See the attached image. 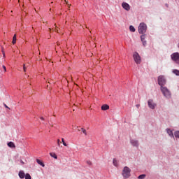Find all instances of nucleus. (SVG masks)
I'll use <instances>...</instances> for the list:
<instances>
[{
    "label": "nucleus",
    "mask_w": 179,
    "mask_h": 179,
    "mask_svg": "<svg viewBox=\"0 0 179 179\" xmlns=\"http://www.w3.org/2000/svg\"><path fill=\"white\" fill-rule=\"evenodd\" d=\"M147 31V25L145 22H141L138 27V33L140 34H144Z\"/></svg>",
    "instance_id": "f257e3e1"
},
{
    "label": "nucleus",
    "mask_w": 179,
    "mask_h": 179,
    "mask_svg": "<svg viewBox=\"0 0 179 179\" xmlns=\"http://www.w3.org/2000/svg\"><path fill=\"white\" fill-rule=\"evenodd\" d=\"M161 91L163 93L164 96L167 99H170L171 97V92L166 87H162Z\"/></svg>",
    "instance_id": "f03ea898"
},
{
    "label": "nucleus",
    "mask_w": 179,
    "mask_h": 179,
    "mask_svg": "<svg viewBox=\"0 0 179 179\" xmlns=\"http://www.w3.org/2000/svg\"><path fill=\"white\" fill-rule=\"evenodd\" d=\"M130 172H131L130 169L127 166H125L123 169V171H122V176L124 178H127L131 176Z\"/></svg>",
    "instance_id": "7ed1b4c3"
},
{
    "label": "nucleus",
    "mask_w": 179,
    "mask_h": 179,
    "mask_svg": "<svg viewBox=\"0 0 179 179\" xmlns=\"http://www.w3.org/2000/svg\"><path fill=\"white\" fill-rule=\"evenodd\" d=\"M133 57H134V59L135 62L137 64H141V57L137 52L134 53Z\"/></svg>",
    "instance_id": "20e7f679"
},
{
    "label": "nucleus",
    "mask_w": 179,
    "mask_h": 179,
    "mask_svg": "<svg viewBox=\"0 0 179 179\" xmlns=\"http://www.w3.org/2000/svg\"><path fill=\"white\" fill-rule=\"evenodd\" d=\"M171 59L176 64H179V53L178 52H176L171 55Z\"/></svg>",
    "instance_id": "39448f33"
},
{
    "label": "nucleus",
    "mask_w": 179,
    "mask_h": 179,
    "mask_svg": "<svg viewBox=\"0 0 179 179\" xmlns=\"http://www.w3.org/2000/svg\"><path fill=\"white\" fill-rule=\"evenodd\" d=\"M158 83L161 86V87L166 84V80L164 76H160L158 78Z\"/></svg>",
    "instance_id": "423d86ee"
},
{
    "label": "nucleus",
    "mask_w": 179,
    "mask_h": 179,
    "mask_svg": "<svg viewBox=\"0 0 179 179\" xmlns=\"http://www.w3.org/2000/svg\"><path fill=\"white\" fill-rule=\"evenodd\" d=\"M148 104L149 108L152 110H154L157 106V104L154 103L152 99L148 100Z\"/></svg>",
    "instance_id": "0eeeda50"
},
{
    "label": "nucleus",
    "mask_w": 179,
    "mask_h": 179,
    "mask_svg": "<svg viewBox=\"0 0 179 179\" xmlns=\"http://www.w3.org/2000/svg\"><path fill=\"white\" fill-rule=\"evenodd\" d=\"M122 6L124 10L127 11L130 10V6L128 4V3H122Z\"/></svg>",
    "instance_id": "6e6552de"
},
{
    "label": "nucleus",
    "mask_w": 179,
    "mask_h": 179,
    "mask_svg": "<svg viewBox=\"0 0 179 179\" xmlns=\"http://www.w3.org/2000/svg\"><path fill=\"white\" fill-rule=\"evenodd\" d=\"M18 176H19V177H20L21 179H23V178H25L26 174H24V171H20L19 172V173H18Z\"/></svg>",
    "instance_id": "1a4fd4ad"
},
{
    "label": "nucleus",
    "mask_w": 179,
    "mask_h": 179,
    "mask_svg": "<svg viewBox=\"0 0 179 179\" xmlns=\"http://www.w3.org/2000/svg\"><path fill=\"white\" fill-rule=\"evenodd\" d=\"M145 35H141V41L143 42V45L144 46H145L147 44L146 41H145Z\"/></svg>",
    "instance_id": "9d476101"
},
{
    "label": "nucleus",
    "mask_w": 179,
    "mask_h": 179,
    "mask_svg": "<svg viewBox=\"0 0 179 179\" xmlns=\"http://www.w3.org/2000/svg\"><path fill=\"white\" fill-rule=\"evenodd\" d=\"M131 143L133 146L138 147V142L136 140H131Z\"/></svg>",
    "instance_id": "9b49d317"
},
{
    "label": "nucleus",
    "mask_w": 179,
    "mask_h": 179,
    "mask_svg": "<svg viewBox=\"0 0 179 179\" xmlns=\"http://www.w3.org/2000/svg\"><path fill=\"white\" fill-rule=\"evenodd\" d=\"M109 109V106L106 104H104L101 106V110H107Z\"/></svg>",
    "instance_id": "f8f14e48"
},
{
    "label": "nucleus",
    "mask_w": 179,
    "mask_h": 179,
    "mask_svg": "<svg viewBox=\"0 0 179 179\" xmlns=\"http://www.w3.org/2000/svg\"><path fill=\"white\" fill-rule=\"evenodd\" d=\"M166 131H167L168 134H169L171 137H173V138L174 137L173 133V131H172L170 129H166Z\"/></svg>",
    "instance_id": "ddd939ff"
},
{
    "label": "nucleus",
    "mask_w": 179,
    "mask_h": 179,
    "mask_svg": "<svg viewBox=\"0 0 179 179\" xmlns=\"http://www.w3.org/2000/svg\"><path fill=\"white\" fill-rule=\"evenodd\" d=\"M8 146L11 148H16V145H15V143H13V142H9L8 143Z\"/></svg>",
    "instance_id": "4468645a"
},
{
    "label": "nucleus",
    "mask_w": 179,
    "mask_h": 179,
    "mask_svg": "<svg viewBox=\"0 0 179 179\" xmlns=\"http://www.w3.org/2000/svg\"><path fill=\"white\" fill-rule=\"evenodd\" d=\"M36 162L39 164V165H41V166H43V167H44L45 166V164L41 161V160H39V159H36Z\"/></svg>",
    "instance_id": "2eb2a0df"
},
{
    "label": "nucleus",
    "mask_w": 179,
    "mask_h": 179,
    "mask_svg": "<svg viewBox=\"0 0 179 179\" xmlns=\"http://www.w3.org/2000/svg\"><path fill=\"white\" fill-rule=\"evenodd\" d=\"M129 30L131 32H135V31H136V29H135L134 27H133V25H130Z\"/></svg>",
    "instance_id": "dca6fc26"
},
{
    "label": "nucleus",
    "mask_w": 179,
    "mask_h": 179,
    "mask_svg": "<svg viewBox=\"0 0 179 179\" xmlns=\"http://www.w3.org/2000/svg\"><path fill=\"white\" fill-rule=\"evenodd\" d=\"M12 43L13 45L16 44V34L14 35Z\"/></svg>",
    "instance_id": "f3484780"
},
{
    "label": "nucleus",
    "mask_w": 179,
    "mask_h": 179,
    "mask_svg": "<svg viewBox=\"0 0 179 179\" xmlns=\"http://www.w3.org/2000/svg\"><path fill=\"white\" fill-rule=\"evenodd\" d=\"M50 156L55 159H57V156L55 153H50Z\"/></svg>",
    "instance_id": "a211bd4d"
},
{
    "label": "nucleus",
    "mask_w": 179,
    "mask_h": 179,
    "mask_svg": "<svg viewBox=\"0 0 179 179\" xmlns=\"http://www.w3.org/2000/svg\"><path fill=\"white\" fill-rule=\"evenodd\" d=\"M113 164L115 166H118V162H117V161L115 159H113Z\"/></svg>",
    "instance_id": "6ab92c4d"
},
{
    "label": "nucleus",
    "mask_w": 179,
    "mask_h": 179,
    "mask_svg": "<svg viewBox=\"0 0 179 179\" xmlns=\"http://www.w3.org/2000/svg\"><path fill=\"white\" fill-rule=\"evenodd\" d=\"M145 174H143V175H141L138 177V179H144L145 178Z\"/></svg>",
    "instance_id": "aec40b11"
},
{
    "label": "nucleus",
    "mask_w": 179,
    "mask_h": 179,
    "mask_svg": "<svg viewBox=\"0 0 179 179\" xmlns=\"http://www.w3.org/2000/svg\"><path fill=\"white\" fill-rule=\"evenodd\" d=\"M174 135H175L176 138H179V131H176Z\"/></svg>",
    "instance_id": "412c9836"
},
{
    "label": "nucleus",
    "mask_w": 179,
    "mask_h": 179,
    "mask_svg": "<svg viewBox=\"0 0 179 179\" xmlns=\"http://www.w3.org/2000/svg\"><path fill=\"white\" fill-rule=\"evenodd\" d=\"M25 179H31V176L29 173L25 175Z\"/></svg>",
    "instance_id": "4be33fe9"
},
{
    "label": "nucleus",
    "mask_w": 179,
    "mask_h": 179,
    "mask_svg": "<svg viewBox=\"0 0 179 179\" xmlns=\"http://www.w3.org/2000/svg\"><path fill=\"white\" fill-rule=\"evenodd\" d=\"M173 73H175L176 76H179V71L178 70H174Z\"/></svg>",
    "instance_id": "5701e85b"
},
{
    "label": "nucleus",
    "mask_w": 179,
    "mask_h": 179,
    "mask_svg": "<svg viewBox=\"0 0 179 179\" xmlns=\"http://www.w3.org/2000/svg\"><path fill=\"white\" fill-rule=\"evenodd\" d=\"M81 130L85 135H87V131L85 129L82 128Z\"/></svg>",
    "instance_id": "b1692460"
},
{
    "label": "nucleus",
    "mask_w": 179,
    "mask_h": 179,
    "mask_svg": "<svg viewBox=\"0 0 179 179\" xmlns=\"http://www.w3.org/2000/svg\"><path fill=\"white\" fill-rule=\"evenodd\" d=\"M27 69V67L26 66V64H24L23 65V70H24V72H26V70Z\"/></svg>",
    "instance_id": "393cba45"
},
{
    "label": "nucleus",
    "mask_w": 179,
    "mask_h": 179,
    "mask_svg": "<svg viewBox=\"0 0 179 179\" xmlns=\"http://www.w3.org/2000/svg\"><path fill=\"white\" fill-rule=\"evenodd\" d=\"M2 67H3V70H4V72H6V66H3Z\"/></svg>",
    "instance_id": "a878e982"
},
{
    "label": "nucleus",
    "mask_w": 179,
    "mask_h": 179,
    "mask_svg": "<svg viewBox=\"0 0 179 179\" xmlns=\"http://www.w3.org/2000/svg\"><path fill=\"white\" fill-rule=\"evenodd\" d=\"M57 145H58V146L60 145V140H59V139L57 140Z\"/></svg>",
    "instance_id": "bb28decb"
},
{
    "label": "nucleus",
    "mask_w": 179,
    "mask_h": 179,
    "mask_svg": "<svg viewBox=\"0 0 179 179\" xmlns=\"http://www.w3.org/2000/svg\"><path fill=\"white\" fill-rule=\"evenodd\" d=\"M57 27H56V25H55H55L53 26V27H52V29H55Z\"/></svg>",
    "instance_id": "cd10ccee"
},
{
    "label": "nucleus",
    "mask_w": 179,
    "mask_h": 179,
    "mask_svg": "<svg viewBox=\"0 0 179 179\" xmlns=\"http://www.w3.org/2000/svg\"><path fill=\"white\" fill-rule=\"evenodd\" d=\"M63 145H64V146H67V145H66V143L64 142V143H63Z\"/></svg>",
    "instance_id": "c85d7f7f"
},
{
    "label": "nucleus",
    "mask_w": 179,
    "mask_h": 179,
    "mask_svg": "<svg viewBox=\"0 0 179 179\" xmlns=\"http://www.w3.org/2000/svg\"><path fill=\"white\" fill-rule=\"evenodd\" d=\"M62 143H65L64 138H62Z\"/></svg>",
    "instance_id": "c756f323"
},
{
    "label": "nucleus",
    "mask_w": 179,
    "mask_h": 179,
    "mask_svg": "<svg viewBox=\"0 0 179 179\" xmlns=\"http://www.w3.org/2000/svg\"><path fill=\"white\" fill-rule=\"evenodd\" d=\"M4 106H5L6 108L10 109V108L8 107V106H6V104H5Z\"/></svg>",
    "instance_id": "7c9ffc66"
},
{
    "label": "nucleus",
    "mask_w": 179,
    "mask_h": 179,
    "mask_svg": "<svg viewBox=\"0 0 179 179\" xmlns=\"http://www.w3.org/2000/svg\"><path fill=\"white\" fill-rule=\"evenodd\" d=\"M40 119L44 120V118L43 117H41Z\"/></svg>",
    "instance_id": "2f4dec72"
},
{
    "label": "nucleus",
    "mask_w": 179,
    "mask_h": 179,
    "mask_svg": "<svg viewBox=\"0 0 179 179\" xmlns=\"http://www.w3.org/2000/svg\"><path fill=\"white\" fill-rule=\"evenodd\" d=\"M3 57H5V53L4 52H3Z\"/></svg>",
    "instance_id": "473e14b6"
},
{
    "label": "nucleus",
    "mask_w": 179,
    "mask_h": 179,
    "mask_svg": "<svg viewBox=\"0 0 179 179\" xmlns=\"http://www.w3.org/2000/svg\"><path fill=\"white\" fill-rule=\"evenodd\" d=\"M20 162H21L22 164H24V163L23 162V161H22V160L20 161Z\"/></svg>",
    "instance_id": "72a5a7b5"
},
{
    "label": "nucleus",
    "mask_w": 179,
    "mask_h": 179,
    "mask_svg": "<svg viewBox=\"0 0 179 179\" xmlns=\"http://www.w3.org/2000/svg\"><path fill=\"white\" fill-rule=\"evenodd\" d=\"M87 163H88L89 164H91V162H87Z\"/></svg>",
    "instance_id": "f704fd0d"
},
{
    "label": "nucleus",
    "mask_w": 179,
    "mask_h": 179,
    "mask_svg": "<svg viewBox=\"0 0 179 179\" xmlns=\"http://www.w3.org/2000/svg\"><path fill=\"white\" fill-rule=\"evenodd\" d=\"M56 31H57V33H59V31H58V29H57V30H56Z\"/></svg>",
    "instance_id": "c9c22d12"
},
{
    "label": "nucleus",
    "mask_w": 179,
    "mask_h": 179,
    "mask_svg": "<svg viewBox=\"0 0 179 179\" xmlns=\"http://www.w3.org/2000/svg\"><path fill=\"white\" fill-rule=\"evenodd\" d=\"M136 106L138 108L140 106V105H137Z\"/></svg>",
    "instance_id": "e433bc0d"
},
{
    "label": "nucleus",
    "mask_w": 179,
    "mask_h": 179,
    "mask_svg": "<svg viewBox=\"0 0 179 179\" xmlns=\"http://www.w3.org/2000/svg\"><path fill=\"white\" fill-rule=\"evenodd\" d=\"M66 4L69 5V4H68V1H66Z\"/></svg>",
    "instance_id": "4c0bfd02"
},
{
    "label": "nucleus",
    "mask_w": 179,
    "mask_h": 179,
    "mask_svg": "<svg viewBox=\"0 0 179 179\" xmlns=\"http://www.w3.org/2000/svg\"><path fill=\"white\" fill-rule=\"evenodd\" d=\"M178 48H179V44H178Z\"/></svg>",
    "instance_id": "58836bf2"
}]
</instances>
